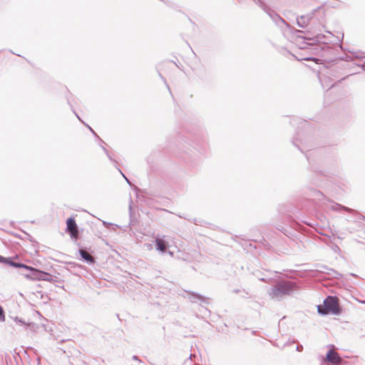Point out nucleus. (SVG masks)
Masks as SVG:
<instances>
[{
    "label": "nucleus",
    "mask_w": 365,
    "mask_h": 365,
    "mask_svg": "<svg viewBox=\"0 0 365 365\" xmlns=\"http://www.w3.org/2000/svg\"><path fill=\"white\" fill-rule=\"evenodd\" d=\"M330 209L334 211H338V212L344 210L349 213H352L354 212V210L352 209L345 207V206H343L338 203H334V204L331 205L330 207Z\"/></svg>",
    "instance_id": "obj_11"
},
{
    "label": "nucleus",
    "mask_w": 365,
    "mask_h": 365,
    "mask_svg": "<svg viewBox=\"0 0 365 365\" xmlns=\"http://www.w3.org/2000/svg\"><path fill=\"white\" fill-rule=\"evenodd\" d=\"M5 321V314L4 311L1 306H0V322H4Z\"/></svg>",
    "instance_id": "obj_17"
},
{
    "label": "nucleus",
    "mask_w": 365,
    "mask_h": 365,
    "mask_svg": "<svg viewBox=\"0 0 365 365\" xmlns=\"http://www.w3.org/2000/svg\"><path fill=\"white\" fill-rule=\"evenodd\" d=\"M322 268H323V269L316 270L317 274H330L329 271L334 272L333 269H328L327 267H324V266H323Z\"/></svg>",
    "instance_id": "obj_15"
},
{
    "label": "nucleus",
    "mask_w": 365,
    "mask_h": 365,
    "mask_svg": "<svg viewBox=\"0 0 365 365\" xmlns=\"http://www.w3.org/2000/svg\"><path fill=\"white\" fill-rule=\"evenodd\" d=\"M190 301L192 303H204L209 304V298L205 297L199 294H196L194 292L190 293L188 297Z\"/></svg>",
    "instance_id": "obj_9"
},
{
    "label": "nucleus",
    "mask_w": 365,
    "mask_h": 365,
    "mask_svg": "<svg viewBox=\"0 0 365 365\" xmlns=\"http://www.w3.org/2000/svg\"><path fill=\"white\" fill-rule=\"evenodd\" d=\"M16 322L21 325H24L26 329L30 330L33 333L38 332L41 327L40 325L36 324L34 322L26 323L24 321H22L21 319H19L17 317L16 318Z\"/></svg>",
    "instance_id": "obj_10"
},
{
    "label": "nucleus",
    "mask_w": 365,
    "mask_h": 365,
    "mask_svg": "<svg viewBox=\"0 0 365 365\" xmlns=\"http://www.w3.org/2000/svg\"><path fill=\"white\" fill-rule=\"evenodd\" d=\"M259 280H260V281H263V282H265V281H266L264 278H260V279H259Z\"/></svg>",
    "instance_id": "obj_27"
},
{
    "label": "nucleus",
    "mask_w": 365,
    "mask_h": 365,
    "mask_svg": "<svg viewBox=\"0 0 365 365\" xmlns=\"http://www.w3.org/2000/svg\"><path fill=\"white\" fill-rule=\"evenodd\" d=\"M323 78H324V76L322 74H320L319 76V81L322 82V86L324 88H327V89H329V88H332L335 85V83H331L330 86L325 85L324 82V80H323Z\"/></svg>",
    "instance_id": "obj_16"
},
{
    "label": "nucleus",
    "mask_w": 365,
    "mask_h": 365,
    "mask_svg": "<svg viewBox=\"0 0 365 365\" xmlns=\"http://www.w3.org/2000/svg\"><path fill=\"white\" fill-rule=\"evenodd\" d=\"M306 270H291L290 272H305Z\"/></svg>",
    "instance_id": "obj_25"
},
{
    "label": "nucleus",
    "mask_w": 365,
    "mask_h": 365,
    "mask_svg": "<svg viewBox=\"0 0 365 365\" xmlns=\"http://www.w3.org/2000/svg\"><path fill=\"white\" fill-rule=\"evenodd\" d=\"M133 360H135V361H141L138 359V357L137 356H135V355L133 356Z\"/></svg>",
    "instance_id": "obj_24"
},
{
    "label": "nucleus",
    "mask_w": 365,
    "mask_h": 365,
    "mask_svg": "<svg viewBox=\"0 0 365 365\" xmlns=\"http://www.w3.org/2000/svg\"><path fill=\"white\" fill-rule=\"evenodd\" d=\"M314 13L311 12L309 14L302 15L297 18V24L299 27L305 28L309 24V21L312 19Z\"/></svg>",
    "instance_id": "obj_7"
},
{
    "label": "nucleus",
    "mask_w": 365,
    "mask_h": 365,
    "mask_svg": "<svg viewBox=\"0 0 365 365\" xmlns=\"http://www.w3.org/2000/svg\"><path fill=\"white\" fill-rule=\"evenodd\" d=\"M0 263L9 267L18 269L20 274H24L26 272H36L37 274H48L46 272L38 270L31 266H28L21 262L17 256L13 257H5L0 255Z\"/></svg>",
    "instance_id": "obj_2"
},
{
    "label": "nucleus",
    "mask_w": 365,
    "mask_h": 365,
    "mask_svg": "<svg viewBox=\"0 0 365 365\" xmlns=\"http://www.w3.org/2000/svg\"><path fill=\"white\" fill-rule=\"evenodd\" d=\"M102 148H103V151L105 152V153H106V154L107 155V156L108 157V158H109L110 160H113V159H112L111 156L109 155L108 151L107 150V149H106L105 147H103V146H102Z\"/></svg>",
    "instance_id": "obj_18"
},
{
    "label": "nucleus",
    "mask_w": 365,
    "mask_h": 365,
    "mask_svg": "<svg viewBox=\"0 0 365 365\" xmlns=\"http://www.w3.org/2000/svg\"><path fill=\"white\" fill-rule=\"evenodd\" d=\"M344 80V78H342L341 80H339L338 82H341V81Z\"/></svg>",
    "instance_id": "obj_29"
},
{
    "label": "nucleus",
    "mask_w": 365,
    "mask_h": 365,
    "mask_svg": "<svg viewBox=\"0 0 365 365\" xmlns=\"http://www.w3.org/2000/svg\"><path fill=\"white\" fill-rule=\"evenodd\" d=\"M155 245L156 249L162 252H164L167 249V245L165 240L159 237H156L155 239Z\"/></svg>",
    "instance_id": "obj_12"
},
{
    "label": "nucleus",
    "mask_w": 365,
    "mask_h": 365,
    "mask_svg": "<svg viewBox=\"0 0 365 365\" xmlns=\"http://www.w3.org/2000/svg\"><path fill=\"white\" fill-rule=\"evenodd\" d=\"M86 126L89 128L90 131H91L94 135L97 136L96 133L94 132V130L88 125Z\"/></svg>",
    "instance_id": "obj_23"
},
{
    "label": "nucleus",
    "mask_w": 365,
    "mask_h": 365,
    "mask_svg": "<svg viewBox=\"0 0 365 365\" xmlns=\"http://www.w3.org/2000/svg\"><path fill=\"white\" fill-rule=\"evenodd\" d=\"M178 216H179L180 217H182V218H184V219H187V220H188L189 221H191V222H194L195 224H196V220H195L188 219V218H187L185 216H182V215H179Z\"/></svg>",
    "instance_id": "obj_19"
},
{
    "label": "nucleus",
    "mask_w": 365,
    "mask_h": 365,
    "mask_svg": "<svg viewBox=\"0 0 365 365\" xmlns=\"http://www.w3.org/2000/svg\"><path fill=\"white\" fill-rule=\"evenodd\" d=\"M296 349L297 351H302L303 350V346L301 344H299L297 346Z\"/></svg>",
    "instance_id": "obj_20"
},
{
    "label": "nucleus",
    "mask_w": 365,
    "mask_h": 365,
    "mask_svg": "<svg viewBox=\"0 0 365 365\" xmlns=\"http://www.w3.org/2000/svg\"><path fill=\"white\" fill-rule=\"evenodd\" d=\"M201 308H202V309H203V310H204V314H205V315L206 314H209L210 313V312L207 308H205V307H202Z\"/></svg>",
    "instance_id": "obj_21"
},
{
    "label": "nucleus",
    "mask_w": 365,
    "mask_h": 365,
    "mask_svg": "<svg viewBox=\"0 0 365 365\" xmlns=\"http://www.w3.org/2000/svg\"><path fill=\"white\" fill-rule=\"evenodd\" d=\"M296 282L289 280H282L276 283L268 291L269 295L272 299L282 300L284 297L290 295L298 289Z\"/></svg>",
    "instance_id": "obj_1"
},
{
    "label": "nucleus",
    "mask_w": 365,
    "mask_h": 365,
    "mask_svg": "<svg viewBox=\"0 0 365 365\" xmlns=\"http://www.w3.org/2000/svg\"><path fill=\"white\" fill-rule=\"evenodd\" d=\"M79 253L81 257L88 264H92L94 262V258L91 255H90L88 252L83 250H80Z\"/></svg>",
    "instance_id": "obj_13"
},
{
    "label": "nucleus",
    "mask_w": 365,
    "mask_h": 365,
    "mask_svg": "<svg viewBox=\"0 0 365 365\" xmlns=\"http://www.w3.org/2000/svg\"><path fill=\"white\" fill-rule=\"evenodd\" d=\"M159 76H160L161 78L163 79V77L162 76L161 73H159Z\"/></svg>",
    "instance_id": "obj_28"
},
{
    "label": "nucleus",
    "mask_w": 365,
    "mask_h": 365,
    "mask_svg": "<svg viewBox=\"0 0 365 365\" xmlns=\"http://www.w3.org/2000/svg\"><path fill=\"white\" fill-rule=\"evenodd\" d=\"M327 360L336 365H338L341 362V358L339 354L334 350H329L327 352Z\"/></svg>",
    "instance_id": "obj_8"
},
{
    "label": "nucleus",
    "mask_w": 365,
    "mask_h": 365,
    "mask_svg": "<svg viewBox=\"0 0 365 365\" xmlns=\"http://www.w3.org/2000/svg\"><path fill=\"white\" fill-rule=\"evenodd\" d=\"M351 60H354V58L359 59L361 61L364 63V64L361 65V67L364 70H365V53L358 51L355 52L352 54V57H349Z\"/></svg>",
    "instance_id": "obj_14"
},
{
    "label": "nucleus",
    "mask_w": 365,
    "mask_h": 365,
    "mask_svg": "<svg viewBox=\"0 0 365 365\" xmlns=\"http://www.w3.org/2000/svg\"><path fill=\"white\" fill-rule=\"evenodd\" d=\"M274 274H282V272H278V271H274Z\"/></svg>",
    "instance_id": "obj_26"
},
{
    "label": "nucleus",
    "mask_w": 365,
    "mask_h": 365,
    "mask_svg": "<svg viewBox=\"0 0 365 365\" xmlns=\"http://www.w3.org/2000/svg\"><path fill=\"white\" fill-rule=\"evenodd\" d=\"M119 172L121 173V175L124 177V178L126 180V181L128 182V184L130 185V181L128 180V179L125 176V175L121 172V170L120 169H118Z\"/></svg>",
    "instance_id": "obj_22"
},
{
    "label": "nucleus",
    "mask_w": 365,
    "mask_h": 365,
    "mask_svg": "<svg viewBox=\"0 0 365 365\" xmlns=\"http://www.w3.org/2000/svg\"><path fill=\"white\" fill-rule=\"evenodd\" d=\"M317 309L318 312L322 315H325L329 313L339 314L340 312V307L338 298L332 296L327 297L324 300L323 306L319 305Z\"/></svg>",
    "instance_id": "obj_3"
},
{
    "label": "nucleus",
    "mask_w": 365,
    "mask_h": 365,
    "mask_svg": "<svg viewBox=\"0 0 365 365\" xmlns=\"http://www.w3.org/2000/svg\"><path fill=\"white\" fill-rule=\"evenodd\" d=\"M28 279L36 281L48 282L58 287H63V280L59 279L57 275H25Z\"/></svg>",
    "instance_id": "obj_4"
},
{
    "label": "nucleus",
    "mask_w": 365,
    "mask_h": 365,
    "mask_svg": "<svg viewBox=\"0 0 365 365\" xmlns=\"http://www.w3.org/2000/svg\"><path fill=\"white\" fill-rule=\"evenodd\" d=\"M66 232L73 239H77L78 236V226L74 218L69 217L66 220Z\"/></svg>",
    "instance_id": "obj_5"
},
{
    "label": "nucleus",
    "mask_w": 365,
    "mask_h": 365,
    "mask_svg": "<svg viewBox=\"0 0 365 365\" xmlns=\"http://www.w3.org/2000/svg\"><path fill=\"white\" fill-rule=\"evenodd\" d=\"M269 16L271 17L272 21L276 24L282 29L283 27H286L287 29H291L290 26L277 14L271 11L268 12Z\"/></svg>",
    "instance_id": "obj_6"
}]
</instances>
